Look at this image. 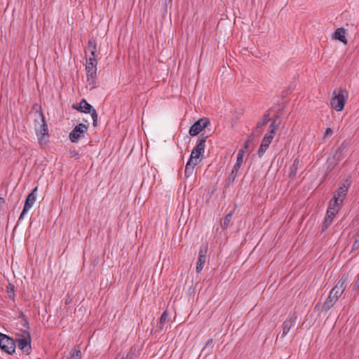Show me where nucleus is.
<instances>
[{
	"instance_id": "bb28decb",
	"label": "nucleus",
	"mask_w": 359,
	"mask_h": 359,
	"mask_svg": "<svg viewBox=\"0 0 359 359\" xmlns=\"http://www.w3.org/2000/svg\"><path fill=\"white\" fill-rule=\"evenodd\" d=\"M268 149V147L262 143H261V145L257 151V155L259 158L262 157L266 149Z\"/></svg>"
},
{
	"instance_id": "4468645a",
	"label": "nucleus",
	"mask_w": 359,
	"mask_h": 359,
	"mask_svg": "<svg viewBox=\"0 0 359 359\" xmlns=\"http://www.w3.org/2000/svg\"><path fill=\"white\" fill-rule=\"evenodd\" d=\"M72 108L81 112L88 114L93 107L85 99H82L79 104H73Z\"/></svg>"
},
{
	"instance_id": "6ab92c4d",
	"label": "nucleus",
	"mask_w": 359,
	"mask_h": 359,
	"mask_svg": "<svg viewBox=\"0 0 359 359\" xmlns=\"http://www.w3.org/2000/svg\"><path fill=\"white\" fill-rule=\"evenodd\" d=\"M270 111L271 109L268 110L266 114H265L263 116L262 120L259 121L257 123V126L255 128V133H258V134L260 133V132L258 130L259 128H262V126L267 124V123L270 121Z\"/></svg>"
},
{
	"instance_id": "f03ea898",
	"label": "nucleus",
	"mask_w": 359,
	"mask_h": 359,
	"mask_svg": "<svg viewBox=\"0 0 359 359\" xmlns=\"http://www.w3.org/2000/svg\"><path fill=\"white\" fill-rule=\"evenodd\" d=\"M351 182L348 180H344L335 191L333 198L330 202V205L340 209L344 199L346 196Z\"/></svg>"
},
{
	"instance_id": "473e14b6",
	"label": "nucleus",
	"mask_w": 359,
	"mask_h": 359,
	"mask_svg": "<svg viewBox=\"0 0 359 359\" xmlns=\"http://www.w3.org/2000/svg\"><path fill=\"white\" fill-rule=\"evenodd\" d=\"M333 132L332 130L330 128H327L325 133H324V138L330 137L332 135Z\"/></svg>"
},
{
	"instance_id": "f8f14e48",
	"label": "nucleus",
	"mask_w": 359,
	"mask_h": 359,
	"mask_svg": "<svg viewBox=\"0 0 359 359\" xmlns=\"http://www.w3.org/2000/svg\"><path fill=\"white\" fill-rule=\"evenodd\" d=\"M207 252H208V245H203L199 252H198V258L196 263V272L200 273L203 269L204 264L207 260Z\"/></svg>"
},
{
	"instance_id": "2f4dec72",
	"label": "nucleus",
	"mask_w": 359,
	"mask_h": 359,
	"mask_svg": "<svg viewBox=\"0 0 359 359\" xmlns=\"http://www.w3.org/2000/svg\"><path fill=\"white\" fill-rule=\"evenodd\" d=\"M280 122H277L276 118H273L269 128L277 130L280 126Z\"/></svg>"
},
{
	"instance_id": "7c9ffc66",
	"label": "nucleus",
	"mask_w": 359,
	"mask_h": 359,
	"mask_svg": "<svg viewBox=\"0 0 359 359\" xmlns=\"http://www.w3.org/2000/svg\"><path fill=\"white\" fill-rule=\"evenodd\" d=\"M70 355H72V358H75L76 359H81V353L79 349L71 352Z\"/></svg>"
},
{
	"instance_id": "4c0bfd02",
	"label": "nucleus",
	"mask_w": 359,
	"mask_h": 359,
	"mask_svg": "<svg viewBox=\"0 0 359 359\" xmlns=\"http://www.w3.org/2000/svg\"><path fill=\"white\" fill-rule=\"evenodd\" d=\"M355 286L359 287V274L358 275L357 280L355 283Z\"/></svg>"
},
{
	"instance_id": "aec40b11",
	"label": "nucleus",
	"mask_w": 359,
	"mask_h": 359,
	"mask_svg": "<svg viewBox=\"0 0 359 359\" xmlns=\"http://www.w3.org/2000/svg\"><path fill=\"white\" fill-rule=\"evenodd\" d=\"M299 160L295 159L292 163V165L290 166V170L289 173V177L292 179L294 178V177L297 175V170H298V165H299Z\"/></svg>"
},
{
	"instance_id": "39448f33",
	"label": "nucleus",
	"mask_w": 359,
	"mask_h": 359,
	"mask_svg": "<svg viewBox=\"0 0 359 359\" xmlns=\"http://www.w3.org/2000/svg\"><path fill=\"white\" fill-rule=\"evenodd\" d=\"M0 348L12 355L15 351V341L8 335L0 332Z\"/></svg>"
},
{
	"instance_id": "a211bd4d",
	"label": "nucleus",
	"mask_w": 359,
	"mask_h": 359,
	"mask_svg": "<svg viewBox=\"0 0 359 359\" xmlns=\"http://www.w3.org/2000/svg\"><path fill=\"white\" fill-rule=\"evenodd\" d=\"M345 34L346 31L344 28H338L334 33V37L344 44H347V40L346 39Z\"/></svg>"
},
{
	"instance_id": "423d86ee",
	"label": "nucleus",
	"mask_w": 359,
	"mask_h": 359,
	"mask_svg": "<svg viewBox=\"0 0 359 359\" xmlns=\"http://www.w3.org/2000/svg\"><path fill=\"white\" fill-rule=\"evenodd\" d=\"M88 129V125L83 123H79L77 125L69 135L70 141L72 142H77L79 140L87 133Z\"/></svg>"
},
{
	"instance_id": "4be33fe9",
	"label": "nucleus",
	"mask_w": 359,
	"mask_h": 359,
	"mask_svg": "<svg viewBox=\"0 0 359 359\" xmlns=\"http://www.w3.org/2000/svg\"><path fill=\"white\" fill-rule=\"evenodd\" d=\"M244 149H241L238 151V153L237 154V158H236V166L239 165L241 166L243 162V156H244Z\"/></svg>"
},
{
	"instance_id": "20e7f679",
	"label": "nucleus",
	"mask_w": 359,
	"mask_h": 359,
	"mask_svg": "<svg viewBox=\"0 0 359 359\" xmlns=\"http://www.w3.org/2000/svg\"><path fill=\"white\" fill-rule=\"evenodd\" d=\"M206 138L207 137H203L200 139L191 153L189 160H190V161H194V164H198L201 161L200 157L204 153Z\"/></svg>"
},
{
	"instance_id": "2eb2a0df",
	"label": "nucleus",
	"mask_w": 359,
	"mask_h": 359,
	"mask_svg": "<svg viewBox=\"0 0 359 359\" xmlns=\"http://www.w3.org/2000/svg\"><path fill=\"white\" fill-rule=\"evenodd\" d=\"M338 300V299L334 296L332 293L330 292L329 296L325 301L323 308L325 311L330 310L335 304V302Z\"/></svg>"
},
{
	"instance_id": "37998d69",
	"label": "nucleus",
	"mask_w": 359,
	"mask_h": 359,
	"mask_svg": "<svg viewBox=\"0 0 359 359\" xmlns=\"http://www.w3.org/2000/svg\"><path fill=\"white\" fill-rule=\"evenodd\" d=\"M212 342V339L208 341V344Z\"/></svg>"
},
{
	"instance_id": "ddd939ff",
	"label": "nucleus",
	"mask_w": 359,
	"mask_h": 359,
	"mask_svg": "<svg viewBox=\"0 0 359 359\" xmlns=\"http://www.w3.org/2000/svg\"><path fill=\"white\" fill-rule=\"evenodd\" d=\"M297 316L294 314L290 315L283 323V332L281 338L285 337L291 328L294 326Z\"/></svg>"
},
{
	"instance_id": "412c9836",
	"label": "nucleus",
	"mask_w": 359,
	"mask_h": 359,
	"mask_svg": "<svg viewBox=\"0 0 359 359\" xmlns=\"http://www.w3.org/2000/svg\"><path fill=\"white\" fill-rule=\"evenodd\" d=\"M89 53H96L97 52V44L96 41L93 39H89L88 42L87 50Z\"/></svg>"
},
{
	"instance_id": "a19ab883",
	"label": "nucleus",
	"mask_w": 359,
	"mask_h": 359,
	"mask_svg": "<svg viewBox=\"0 0 359 359\" xmlns=\"http://www.w3.org/2000/svg\"><path fill=\"white\" fill-rule=\"evenodd\" d=\"M65 359H76L75 358H72V355L69 357L66 358Z\"/></svg>"
},
{
	"instance_id": "f3484780",
	"label": "nucleus",
	"mask_w": 359,
	"mask_h": 359,
	"mask_svg": "<svg viewBox=\"0 0 359 359\" xmlns=\"http://www.w3.org/2000/svg\"><path fill=\"white\" fill-rule=\"evenodd\" d=\"M194 161H188L185 165L184 175L187 178L191 177L195 173V166Z\"/></svg>"
},
{
	"instance_id": "c756f323",
	"label": "nucleus",
	"mask_w": 359,
	"mask_h": 359,
	"mask_svg": "<svg viewBox=\"0 0 359 359\" xmlns=\"http://www.w3.org/2000/svg\"><path fill=\"white\" fill-rule=\"evenodd\" d=\"M42 121H43V122H44L43 118H42ZM41 128H42L41 137L39 138V141L40 143H41V142H42L43 135H47L48 129H47V127H46V125L45 124V123H43V125H41Z\"/></svg>"
},
{
	"instance_id": "dca6fc26",
	"label": "nucleus",
	"mask_w": 359,
	"mask_h": 359,
	"mask_svg": "<svg viewBox=\"0 0 359 359\" xmlns=\"http://www.w3.org/2000/svg\"><path fill=\"white\" fill-rule=\"evenodd\" d=\"M168 316H169V313H168V310L164 311L163 312V313L161 314L159 321L157 325L158 328L160 332H161L164 329L165 325L168 323Z\"/></svg>"
},
{
	"instance_id": "c9c22d12",
	"label": "nucleus",
	"mask_w": 359,
	"mask_h": 359,
	"mask_svg": "<svg viewBox=\"0 0 359 359\" xmlns=\"http://www.w3.org/2000/svg\"><path fill=\"white\" fill-rule=\"evenodd\" d=\"M276 129L270 128L269 131L267 133H269L273 135V134L276 133Z\"/></svg>"
},
{
	"instance_id": "7ed1b4c3",
	"label": "nucleus",
	"mask_w": 359,
	"mask_h": 359,
	"mask_svg": "<svg viewBox=\"0 0 359 359\" xmlns=\"http://www.w3.org/2000/svg\"><path fill=\"white\" fill-rule=\"evenodd\" d=\"M97 59L94 57H89L86 60V71L87 83L90 89H94L96 87L97 80Z\"/></svg>"
},
{
	"instance_id": "6e6552de",
	"label": "nucleus",
	"mask_w": 359,
	"mask_h": 359,
	"mask_svg": "<svg viewBox=\"0 0 359 359\" xmlns=\"http://www.w3.org/2000/svg\"><path fill=\"white\" fill-rule=\"evenodd\" d=\"M210 124V120L208 118H202L196 121L190 128L189 133L191 136H195L199 134L204 128Z\"/></svg>"
},
{
	"instance_id": "e433bc0d",
	"label": "nucleus",
	"mask_w": 359,
	"mask_h": 359,
	"mask_svg": "<svg viewBox=\"0 0 359 359\" xmlns=\"http://www.w3.org/2000/svg\"><path fill=\"white\" fill-rule=\"evenodd\" d=\"M4 199L2 197H0V210L2 208V206L4 203Z\"/></svg>"
},
{
	"instance_id": "a878e982",
	"label": "nucleus",
	"mask_w": 359,
	"mask_h": 359,
	"mask_svg": "<svg viewBox=\"0 0 359 359\" xmlns=\"http://www.w3.org/2000/svg\"><path fill=\"white\" fill-rule=\"evenodd\" d=\"M354 242L352 245L351 252H353L354 250L359 248V229L358 232L354 236Z\"/></svg>"
},
{
	"instance_id": "ea45409f",
	"label": "nucleus",
	"mask_w": 359,
	"mask_h": 359,
	"mask_svg": "<svg viewBox=\"0 0 359 359\" xmlns=\"http://www.w3.org/2000/svg\"><path fill=\"white\" fill-rule=\"evenodd\" d=\"M91 56L90 57L96 58V53H90Z\"/></svg>"
},
{
	"instance_id": "f704fd0d",
	"label": "nucleus",
	"mask_w": 359,
	"mask_h": 359,
	"mask_svg": "<svg viewBox=\"0 0 359 359\" xmlns=\"http://www.w3.org/2000/svg\"><path fill=\"white\" fill-rule=\"evenodd\" d=\"M22 325L25 328H29V323L25 318H23Z\"/></svg>"
},
{
	"instance_id": "79ce46f5",
	"label": "nucleus",
	"mask_w": 359,
	"mask_h": 359,
	"mask_svg": "<svg viewBox=\"0 0 359 359\" xmlns=\"http://www.w3.org/2000/svg\"><path fill=\"white\" fill-rule=\"evenodd\" d=\"M275 117H276V118H278L280 117V116L278 114H277V115L275 116Z\"/></svg>"
},
{
	"instance_id": "393cba45",
	"label": "nucleus",
	"mask_w": 359,
	"mask_h": 359,
	"mask_svg": "<svg viewBox=\"0 0 359 359\" xmlns=\"http://www.w3.org/2000/svg\"><path fill=\"white\" fill-rule=\"evenodd\" d=\"M231 218H232V213H229L224 217L223 222L222 223V227L223 229H226L228 227V226L231 220Z\"/></svg>"
},
{
	"instance_id": "5701e85b",
	"label": "nucleus",
	"mask_w": 359,
	"mask_h": 359,
	"mask_svg": "<svg viewBox=\"0 0 359 359\" xmlns=\"http://www.w3.org/2000/svg\"><path fill=\"white\" fill-rule=\"evenodd\" d=\"M273 139V136L272 135L269 133H266L264 138L262 139V143L266 145L269 147Z\"/></svg>"
},
{
	"instance_id": "9d476101",
	"label": "nucleus",
	"mask_w": 359,
	"mask_h": 359,
	"mask_svg": "<svg viewBox=\"0 0 359 359\" xmlns=\"http://www.w3.org/2000/svg\"><path fill=\"white\" fill-rule=\"evenodd\" d=\"M339 210L337 209V206L336 208L332 207L329 205L327 213L324 219V222L322 225V231H325L326 229L329 228L331 224L333 222L335 215L338 212Z\"/></svg>"
},
{
	"instance_id": "cd10ccee",
	"label": "nucleus",
	"mask_w": 359,
	"mask_h": 359,
	"mask_svg": "<svg viewBox=\"0 0 359 359\" xmlns=\"http://www.w3.org/2000/svg\"><path fill=\"white\" fill-rule=\"evenodd\" d=\"M253 138H254V133L250 134L248 137V139L246 140V141L245 142V145L243 148L244 149V151H245L248 149L249 144L253 141Z\"/></svg>"
},
{
	"instance_id": "f257e3e1",
	"label": "nucleus",
	"mask_w": 359,
	"mask_h": 359,
	"mask_svg": "<svg viewBox=\"0 0 359 359\" xmlns=\"http://www.w3.org/2000/svg\"><path fill=\"white\" fill-rule=\"evenodd\" d=\"M348 97V93L346 90L341 88L334 89L333 97L330 100L331 107L337 111H342Z\"/></svg>"
},
{
	"instance_id": "9b49d317",
	"label": "nucleus",
	"mask_w": 359,
	"mask_h": 359,
	"mask_svg": "<svg viewBox=\"0 0 359 359\" xmlns=\"http://www.w3.org/2000/svg\"><path fill=\"white\" fill-rule=\"evenodd\" d=\"M37 191V187H35L32 191V192L27 196L26 200H25V205H24V208H23V210L19 217V219L18 220H21L24 215L27 213V212L31 209V208L32 207V205H34V203H35L36 200V192Z\"/></svg>"
},
{
	"instance_id": "b1692460",
	"label": "nucleus",
	"mask_w": 359,
	"mask_h": 359,
	"mask_svg": "<svg viewBox=\"0 0 359 359\" xmlns=\"http://www.w3.org/2000/svg\"><path fill=\"white\" fill-rule=\"evenodd\" d=\"M240 168H241V166H239V165L236 166V164L234 165V166L231 170V172L229 176V180L233 181L236 179V177H237V173H238Z\"/></svg>"
},
{
	"instance_id": "72a5a7b5",
	"label": "nucleus",
	"mask_w": 359,
	"mask_h": 359,
	"mask_svg": "<svg viewBox=\"0 0 359 359\" xmlns=\"http://www.w3.org/2000/svg\"><path fill=\"white\" fill-rule=\"evenodd\" d=\"M8 292L14 294V287L12 285L8 286Z\"/></svg>"
},
{
	"instance_id": "0eeeda50",
	"label": "nucleus",
	"mask_w": 359,
	"mask_h": 359,
	"mask_svg": "<svg viewBox=\"0 0 359 359\" xmlns=\"http://www.w3.org/2000/svg\"><path fill=\"white\" fill-rule=\"evenodd\" d=\"M348 280V275L344 274L338 280L336 285L332 289L330 293H332L334 296H335L337 299L341 297V295L344 293L347 282Z\"/></svg>"
},
{
	"instance_id": "1a4fd4ad",
	"label": "nucleus",
	"mask_w": 359,
	"mask_h": 359,
	"mask_svg": "<svg viewBox=\"0 0 359 359\" xmlns=\"http://www.w3.org/2000/svg\"><path fill=\"white\" fill-rule=\"evenodd\" d=\"M22 338L17 339L18 347L23 353H28L31 350V337L30 334L27 331H24Z\"/></svg>"
},
{
	"instance_id": "c85d7f7f",
	"label": "nucleus",
	"mask_w": 359,
	"mask_h": 359,
	"mask_svg": "<svg viewBox=\"0 0 359 359\" xmlns=\"http://www.w3.org/2000/svg\"><path fill=\"white\" fill-rule=\"evenodd\" d=\"M89 114H90V115L92 116V118H93V126H97V114L96 110L94 108H93V109L90 110Z\"/></svg>"
},
{
	"instance_id": "58836bf2",
	"label": "nucleus",
	"mask_w": 359,
	"mask_h": 359,
	"mask_svg": "<svg viewBox=\"0 0 359 359\" xmlns=\"http://www.w3.org/2000/svg\"><path fill=\"white\" fill-rule=\"evenodd\" d=\"M165 2V6H167L168 3H171L172 0H163Z\"/></svg>"
}]
</instances>
